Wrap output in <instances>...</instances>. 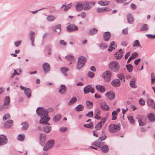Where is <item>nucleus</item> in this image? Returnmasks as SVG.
Wrapping results in <instances>:
<instances>
[{
    "label": "nucleus",
    "mask_w": 155,
    "mask_h": 155,
    "mask_svg": "<svg viewBox=\"0 0 155 155\" xmlns=\"http://www.w3.org/2000/svg\"><path fill=\"white\" fill-rule=\"evenodd\" d=\"M8 142L7 138L3 135H0V146L4 145Z\"/></svg>",
    "instance_id": "f8f14e48"
},
{
    "label": "nucleus",
    "mask_w": 155,
    "mask_h": 155,
    "mask_svg": "<svg viewBox=\"0 0 155 155\" xmlns=\"http://www.w3.org/2000/svg\"><path fill=\"white\" fill-rule=\"evenodd\" d=\"M102 152L104 153H106L109 150V147L107 145H103L100 148Z\"/></svg>",
    "instance_id": "cd10ccee"
},
{
    "label": "nucleus",
    "mask_w": 155,
    "mask_h": 155,
    "mask_svg": "<svg viewBox=\"0 0 155 155\" xmlns=\"http://www.w3.org/2000/svg\"><path fill=\"white\" fill-rule=\"evenodd\" d=\"M95 88L98 91H100L102 93H104L105 90L104 87L103 86L100 85H96Z\"/></svg>",
    "instance_id": "b1692460"
},
{
    "label": "nucleus",
    "mask_w": 155,
    "mask_h": 155,
    "mask_svg": "<svg viewBox=\"0 0 155 155\" xmlns=\"http://www.w3.org/2000/svg\"><path fill=\"white\" fill-rule=\"evenodd\" d=\"M106 119L105 117L103 118L100 122L98 123L95 126V128L96 130H99L102 127V126L105 122Z\"/></svg>",
    "instance_id": "9b49d317"
},
{
    "label": "nucleus",
    "mask_w": 155,
    "mask_h": 155,
    "mask_svg": "<svg viewBox=\"0 0 155 155\" xmlns=\"http://www.w3.org/2000/svg\"><path fill=\"white\" fill-rule=\"evenodd\" d=\"M20 88L21 90L24 91L25 94L27 98H28L30 97L31 95V90L30 88H26L21 85L20 86Z\"/></svg>",
    "instance_id": "6e6552de"
},
{
    "label": "nucleus",
    "mask_w": 155,
    "mask_h": 155,
    "mask_svg": "<svg viewBox=\"0 0 155 155\" xmlns=\"http://www.w3.org/2000/svg\"><path fill=\"white\" fill-rule=\"evenodd\" d=\"M91 85H88L84 88L83 90L84 94H87L90 92V89H91Z\"/></svg>",
    "instance_id": "c756f323"
},
{
    "label": "nucleus",
    "mask_w": 155,
    "mask_h": 155,
    "mask_svg": "<svg viewBox=\"0 0 155 155\" xmlns=\"http://www.w3.org/2000/svg\"><path fill=\"white\" fill-rule=\"evenodd\" d=\"M136 79L135 78H133L130 81V86L134 88H136L137 87L135 84Z\"/></svg>",
    "instance_id": "c9c22d12"
},
{
    "label": "nucleus",
    "mask_w": 155,
    "mask_h": 155,
    "mask_svg": "<svg viewBox=\"0 0 155 155\" xmlns=\"http://www.w3.org/2000/svg\"><path fill=\"white\" fill-rule=\"evenodd\" d=\"M120 127L118 125L114 124H111L109 127V131L110 133H115L120 130Z\"/></svg>",
    "instance_id": "20e7f679"
},
{
    "label": "nucleus",
    "mask_w": 155,
    "mask_h": 155,
    "mask_svg": "<svg viewBox=\"0 0 155 155\" xmlns=\"http://www.w3.org/2000/svg\"><path fill=\"white\" fill-rule=\"evenodd\" d=\"M111 10V9H109L106 7H103L101 8H97V11L98 12H104L105 11H109Z\"/></svg>",
    "instance_id": "2f4dec72"
},
{
    "label": "nucleus",
    "mask_w": 155,
    "mask_h": 155,
    "mask_svg": "<svg viewBox=\"0 0 155 155\" xmlns=\"http://www.w3.org/2000/svg\"><path fill=\"white\" fill-rule=\"evenodd\" d=\"M80 15L81 18L83 19H84L87 17L86 14L85 12H83L81 13Z\"/></svg>",
    "instance_id": "6e6d98bb"
},
{
    "label": "nucleus",
    "mask_w": 155,
    "mask_h": 155,
    "mask_svg": "<svg viewBox=\"0 0 155 155\" xmlns=\"http://www.w3.org/2000/svg\"><path fill=\"white\" fill-rule=\"evenodd\" d=\"M146 35L149 38H155V35L146 34Z\"/></svg>",
    "instance_id": "774afa93"
},
{
    "label": "nucleus",
    "mask_w": 155,
    "mask_h": 155,
    "mask_svg": "<svg viewBox=\"0 0 155 155\" xmlns=\"http://www.w3.org/2000/svg\"><path fill=\"white\" fill-rule=\"evenodd\" d=\"M111 37V34L109 31L105 32L104 34V40L107 41H108Z\"/></svg>",
    "instance_id": "bb28decb"
},
{
    "label": "nucleus",
    "mask_w": 155,
    "mask_h": 155,
    "mask_svg": "<svg viewBox=\"0 0 155 155\" xmlns=\"http://www.w3.org/2000/svg\"><path fill=\"white\" fill-rule=\"evenodd\" d=\"M115 45V42L114 41H112L110 43V45L109 47L108 51L110 52L112 50L114 49V47H113V46H114Z\"/></svg>",
    "instance_id": "de8ad7c7"
},
{
    "label": "nucleus",
    "mask_w": 155,
    "mask_h": 155,
    "mask_svg": "<svg viewBox=\"0 0 155 155\" xmlns=\"http://www.w3.org/2000/svg\"><path fill=\"white\" fill-rule=\"evenodd\" d=\"M55 18H56L52 15H48L46 18L47 20L49 21H53Z\"/></svg>",
    "instance_id": "37998d69"
},
{
    "label": "nucleus",
    "mask_w": 155,
    "mask_h": 155,
    "mask_svg": "<svg viewBox=\"0 0 155 155\" xmlns=\"http://www.w3.org/2000/svg\"><path fill=\"white\" fill-rule=\"evenodd\" d=\"M128 119L130 122L131 124H133L134 122V119L132 116H129L128 117Z\"/></svg>",
    "instance_id": "bf43d9fd"
},
{
    "label": "nucleus",
    "mask_w": 155,
    "mask_h": 155,
    "mask_svg": "<svg viewBox=\"0 0 155 155\" xmlns=\"http://www.w3.org/2000/svg\"><path fill=\"white\" fill-rule=\"evenodd\" d=\"M83 5V3H81L79 2L77 3L75 6L76 11L78 12H80L82 10H84Z\"/></svg>",
    "instance_id": "aec40b11"
},
{
    "label": "nucleus",
    "mask_w": 155,
    "mask_h": 155,
    "mask_svg": "<svg viewBox=\"0 0 155 155\" xmlns=\"http://www.w3.org/2000/svg\"><path fill=\"white\" fill-rule=\"evenodd\" d=\"M10 98L8 96L6 97L4 99V106L3 107V108H6L8 107V105L10 104Z\"/></svg>",
    "instance_id": "6ab92c4d"
},
{
    "label": "nucleus",
    "mask_w": 155,
    "mask_h": 155,
    "mask_svg": "<svg viewBox=\"0 0 155 155\" xmlns=\"http://www.w3.org/2000/svg\"><path fill=\"white\" fill-rule=\"evenodd\" d=\"M54 145V141L53 140H50L46 143L43 148L44 151H47L52 148Z\"/></svg>",
    "instance_id": "9d476101"
},
{
    "label": "nucleus",
    "mask_w": 155,
    "mask_h": 155,
    "mask_svg": "<svg viewBox=\"0 0 155 155\" xmlns=\"http://www.w3.org/2000/svg\"><path fill=\"white\" fill-rule=\"evenodd\" d=\"M100 48L102 49H104L107 47V45L105 43L103 42L99 45Z\"/></svg>",
    "instance_id": "a18cd8bd"
},
{
    "label": "nucleus",
    "mask_w": 155,
    "mask_h": 155,
    "mask_svg": "<svg viewBox=\"0 0 155 155\" xmlns=\"http://www.w3.org/2000/svg\"><path fill=\"white\" fill-rule=\"evenodd\" d=\"M13 121L11 120L7 121L4 124V126L5 128H8L11 127L12 125Z\"/></svg>",
    "instance_id": "7c9ffc66"
},
{
    "label": "nucleus",
    "mask_w": 155,
    "mask_h": 155,
    "mask_svg": "<svg viewBox=\"0 0 155 155\" xmlns=\"http://www.w3.org/2000/svg\"><path fill=\"white\" fill-rule=\"evenodd\" d=\"M42 68L44 71L46 73L49 72L50 71V66L49 64L47 63H44L43 64Z\"/></svg>",
    "instance_id": "4468645a"
},
{
    "label": "nucleus",
    "mask_w": 155,
    "mask_h": 155,
    "mask_svg": "<svg viewBox=\"0 0 155 155\" xmlns=\"http://www.w3.org/2000/svg\"><path fill=\"white\" fill-rule=\"evenodd\" d=\"M121 84L120 81L118 79H115L113 80L111 82V84L115 87H119Z\"/></svg>",
    "instance_id": "dca6fc26"
},
{
    "label": "nucleus",
    "mask_w": 155,
    "mask_h": 155,
    "mask_svg": "<svg viewBox=\"0 0 155 155\" xmlns=\"http://www.w3.org/2000/svg\"><path fill=\"white\" fill-rule=\"evenodd\" d=\"M115 94L112 91H109L105 94V96L109 100H113L115 97Z\"/></svg>",
    "instance_id": "2eb2a0df"
},
{
    "label": "nucleus",
    "mask_w": 155,
    "mask_h": 155,
    "mask_svg": "<svg viewBox=\"0 0 155 155\" xmlns=\"http://www.w3.org/2000/svg\"><path fill=\"white\" fill-rule=\"evenodd\" d=\"M87 76L88 77L92 78L94 76V73L91 71H89L87 73Z\"/></svg>",
    "instance_id": "13d9d810"
},
{
    "label": "nucleus",
    "mask_w": 155,
    "mask_h": 155,
    "mask_svg": "<svg viewBox=\"0 0 155 155\" xmlns=\"http://www.w3.org/2000/svg\"><path fill=\"white\" fill-rule=\"evenodd\" d=\"M66 91V88L65 86L63 84H61L60 89L59 90V92L61 94H64Z\"/></svg>",
    "instance_id": "4be33fe9"
},
{
    "label": "nucleus",
    "mask_w": 155,
    "mask_h": 155,
    "mask_svg": "<svg viewBox=\"0 0 155 155\" xmlns=\"http://www.w3.org/2000/svg\"><path fill=\"white\" fill-rule=\"evenodd\" d=\"M95 3L94 2H91L86 1L83 3V7L84 10L85 11L88 10L91 8L92 7L94 6Z\"/></svg>",
    "instance_id": "39448f33"
},
{
    "label": "nucleus",
    "mask_w": 155,
    "mask_h": 155,
    "mask_svg": "<svg viewBox=\"0 0 155 155\" xmlns=\"http://www.w3.org/2000/svg\"><path fill=\"white\" fill-rule=\"evenodd\" d=\"M112 75L110 72L109 71L107 70L106 71L104 72L102 74V78H103L104 80L107 81L108 82L110 81Z\"/></svg>",
    "instance_id": "423d86ee"
},
{
    "label": "nucleus",
    "mask_w": 155,
    "mask_h": 155,
    "mask_svg": "<svg viewBox=\"0 0 155 155\" xmlns=\"http://www.w3.org/2000/svg\"><path fill=\"white\" fill-rule=\"evenodd\" d=\"M75 109L78 112L82 111L84 109V107L81 104H79L75 107Z\"/></svg>",
    "instance_id": "e433bc0d"
},
{
    "label": "nucleus",
    "mask_w": 155,
    "mask_h": 155,
    "mask_svg": "<svg viewBox=\"0 0 155 155\" xmlns=\"http://www.w3.org/2000/svg\"><path fill=\"white\" fill-rule=\"evenodd\" d=\"M109 3V1H101L98 2V4L101 6L107 5Z\"/></svg>",
    "instance_id": "79ce46f5"
},
{
    "label": "nucleus",
    "mask_w": 155,
    "mask_h": 155,
    "mask_svg": "<svg viewBox=\"0 0 155 155\" xmlns=\"http://www.w3.org/2000/svg\"><path fill=\"white\" fill-rule=\"evenodd\" d=\"M60 44L64 46L66 45V43L63 40H61L59 41Z\"/></svg>",
    "instance_id": "69168bd1"
},
{
    "label": "nucleus",
    "mask_w": 155,
    "mask_h": 155,
    "mask_svg": "<svg viewBox=\"0 0 155 155\" xmlns=\"http://www.w3.org/2000/svg\"><path fill=\"white\" fill-rule=\"evenodd\" d=\"M43 130L45 132L48 133L51 130V127L50 126H45L43 128Z\"/></svg>",
    "instance_id": "58836bf2"
},
{
    "label": "nucleus",
    "mask_w": 155,
    "mask_h": 155,
    "mask_svg": "<svg viewBox=\"0 0 155 155\" xmlns=\"http://www.w3.org/2000/svg\"><path fill=\"white\" fill-rule=\"evenodd\" d=\"M86 61V58L83 56H80L78 58V62L76 65V68L78 70H80L84 66Z\"/></svg>",
    "instance_id": "7ed1b4c3"
},
{
    "label": "nucleus",
    "mask_w": 155,
    "mask_h": 155,
    "mask_svg": "<svg viewBox=\"0 0 155 155\" xmlns=\"http://www.w3.org/2000/svg\"><path fill=\"white\" fill-rule=\"evenodd\" d=\"M67 128L66 127H62L60 128V131L62 132H64L66 131Z\"/></svg>",
    "instance_id": "338daca9"
},
{
    "label": "nucleus",
    "mask_w": 155,
    "mask_h": 155,
    "mask_svg": "<svg viewBox=\"0 0 155 155\" xmlns=\"http://www.w3.org/2000/svg\"><path fill=\"white\" fill-rule=\"evenodd\" d=\"M147 117L150 121H155V115L152 113H150L147 115Z\"/></svg>",
    "instance_id": "473e14b6"
},
{
    "label": "nucleus",
    "mask_w": 155,
    "mask_h": 155,
    "mask_svg": "<svg viewBox=\"0 0 155 155\" xmlns=\"http://www.w3.org/2000/svg\"><path fill=\"white\" fill-rule=\"evenodd\" d=\"M10 117V115L8 114H6L3 117V119L4 120H6Z\"/></svg>",
    "instance_id": "0e129e2a"
},
{
    "label": "nucleus",
    "mask_w": 155,
    "mask_h": 155,
    "mask_svg": "<svg viewBox=\"0 0 155 155\" xmlns=\"http://www.w3.org/2000/svg\"><path fill=\"white\" fill-rule=\"evenodd\" d=\"M61 118V116L60 114H57L54 116L53 120L55 122H57L59 121Z\"/></svg>",
    "instance_id": "c03bdc74"
},
{
    "label": "nucleus",
    "mask_w": 155,
    "mask_h": 155,
    "mask_svg": "<svg viewBox=\"0 0 155 155\" xmlns=\"http://www.w3.org/2000/svg\"><path fill=\"white\" fill-rule=\"evenodd\" d=\"M123 54V52L121 49H120L119 51L115 54L116 58L118 59H120L122 58Z\"/></svg>",
    "instance_id": "5701e85b"
},
{
    "label": "nucleus",
    "mask_w": 155,
    "mask_h": 155,
    "mask_svg": "<svg viewBox=\"0 0 155 155\" xmlns=\"http://www.w3.org/2000/svg\"><path fill=\"white\" fill-rule=\"evenodd\" d=\"M68 71V69L65 68H61V71L62 73L64 74L66 76H67V74L66 72Z\"/></svg>",
    "instance_id": "5fc2aeb1"
},
{
    "label": "nucleus",
    "mask_w": 155,
    "mask_h": 155,
    "mask_svg": "<svg viewBox=\"0 0 155 155\" xmlns=\"http://www.w3.org/2000/svg\"><path fill=\"white\" fill-rule=\"evenodd\" d=\"M108 68L111 71L117 73L119 71L120 66L117 61H113L110 62L109 63Z\"/></svg>",
    "instance_id": "f03ea898"
},
{
    "label": "nucleus",
    "mask_w": 155,
    "mask_h": 155,
    "mask_svg": "<svg viewBox=\"0 0 155 155\" xmlns=\"http://www.w3.org/2000/svg\"><path fill=\"white\" fill-rule=\"evenodd\" d=\"M104 143V142L103 143L102 142H101L99 140H97L94 142L92 143H91V145H94L100 148L102 146H103V145Z\"/></svg>",
    "instance_id": "393cba45"
},
{
    "label": "nucleus",
    "mask_w": 155,
    "mask_h": 155,
    "mask_svg": "<svg viewBox=\"0 0 155 155\" xmlns=\"http://www.w3.org/2000/svg\"><path fill=\"white\" fill-rule=\"evenodd\" d=\"M149 29V27L148 25L146 24H144L143 25L141 28L140 30L143 31H147Z\"/></svg>",
    "instance_id": "a19ab883"
},
{
    "label": "nucleus",
    "mask_w": 155,
    "mask_h": 155,
    "mask_svg": "<svg viewBox=\"0 0 155 155\" xmlns=\"http://www.w3.org/2000/svg\"><path fill=\"white\" fill-rule=\"evenodd\" d=\"M126 67L129 72L132 71L133 69V67L131 64H129L126 65Z\"/></svg>",
    "instance_id": "49530a36"
},
{
    "label": "nucleus",
    "mask_w": 155,
    "mask_h": 155,
    "mask_svg": "<svg viewBox=\"0 0 155 155\" xmlns=\"http://www.w3.org/2000/svg\"><path fill=\"white\" fill-rule=\"evenodd\" d=\"M30 37L32 45L33 46H35L34 42L35 41V32L33 31H31L30 32Z\"/></svg>",
    "instance_id": "c85d7f7f"
},
{
    "label": "nucleus",
    "mask_w": 155,
    "mask_h": 155,
    "mask_svg": "<svg viewBox=\"0 0 155 155\" xmlns=\"http://www.w3.org/2000/svg\"><path fill=\"white\" fill-rule=\"evenodd\" d=\"M22 130H25L27 129L28 127V125L26 122H24L22 124Z\"/></svg>",
    "instance_id": "8fccbe9b"
},
{
    "label": "nucleus",
    "mask_w": 155,
    "mask_h": 155,
    "mask_svg": "<svg viewBox=\"0 0 155 155\" xmlns=\"http://www.w3.org/2000/svg\"><path fill=\"white\" fill-rule=\"evenodd\" d=\"M139 104L142 106H143L145 105V101H144L142 99H140L139 101Z\"/></svg>",
    "instance_id": "680f3d73"
},
{
    "label": "nucleus",
    "mask_w": 155,
    "mask_h": 155,
    "mask_svg": "<svg viewBox=\"0 0 155 155\" xmlns=\"http://www.w3.org/2000/svg\"><path fill=\"white\" fill-rule=\"evenodd\" d=\"M77 100V99L76 97H73L68 103V105L70 106L74 104L76 102Z\"/></svg>",
    "instance_id": "f704fd0d"
},
{
    "label": "nucleus",
    "mask_w": 155,
    "mask_h": 155,
    "mask_svg": "<svg viewBox=\"0 0 155 155\" xmlns=\"http://www.w3.org/2000/svg\"><path fill=\"white\" fill-rule=\"evenodd\" d=\"M138 55V53L137 52L133 53L131 55V56L134 59L137 57Z\"/></svg>",
    "instance_id": "4d7b16f0"
},
{
    "label": "nucleus",
    "mask_w": 155,
    "mask_h": 155,
    "mask_svg": "<svg viewBox=\"0 0 155 155\" xmlns=\"http://www.w3.org/2000/svg\"><path fill=\"white\" fill-rule=\"evenodd\" d=\"M97 29L94 28H93L89 30L88 33L90 35H92L97 34Z\"/></svg>",
    "instance_id": "72a5a7b5"
},
{
    "label": "nucleus",
    "mask_w": 155,
    "mask_h": 155,
    "mask_svg": "<svg viewBox=\"0 0 155 155\" xmlns=\"http://www.w3.org/2000/svg\"><path fill=\"white\" fill-rule=\"evenodd\" d=\"M46 135L44 133H41L40 135L39 139L41 145L43 146L45 142Z\"/></svg>",
    "instance_id": "ddd939ff"
},
{
    "label": "nucleus",
    "mask_w": 155,
    "mask_h": 155,
    "mask_svg": "<svg viewBox=\"0 0 155 155\" xmlns=\"http://www.w3.org/2000/svg\"><path fill=\"white\" fill-rule=\"evenodd\" d=\"M36 112L37 114L41 117L39 123L43 125L47 124L49 125L50 124L48 122L50 120V118L48 117V112L46 109L42 107H38Z\"/></svg>",
    "instance_id": "f257e3e1"
},
{
    "label": "nucleus",
    "mask_w": 155,
    "mask_h": 155,
    "mask_svg": "<svg viewBox=\"0 0 155 155\" xmlns=\"http://www.w3.org/2000/svg\"><path fill=\"white\" fill-rule=\"evenodd\" d=\"M101 112V111L100 110L97 109H96L95 110L94 114L100 115V114Z\"/></svg>",
    "instance_id": "e2e57ef3"
},
{
    "label": "nucleus",
    "mask_w": 155,
    "mask_h": 155,
    "mask_svg": "<svg viewBox=\"0 0 155 155\" xmlns=\"http://www.w3.org/2000/svg\"><path fill=\"white\" fill-rule=\"evenodd\" d=\"M93 112L92 111L89 112L87 114H86V116L89 117H92L93 116Z\"/></svg>",
    "instance_id": "052dcab7"
},
{
    "label": "nucleus",
    "mask_w": 155,
    "mask_h": 155,
    "mask_svg": "<svg viewBox=\"0 0 155 155\" xmlns=\"http://www.w3.org/2000/svg\"><path fill=\"white\" fill-rule=\"evenodd\" d=\"M61 26L60 24L55 26L53 28V31L55 32V34L57 35H58L61 31Z\"/></svg>",
    "instance_id": "a211bd4d"
},
{
    "label": "nucleus",
    "mask_w": 155,
    "mask_h": 155,
    "mask_svg": "<svg viewBox=\"0 0 155 155\" xmlns=\"http://www.w3.org/2000/svg\"><path fill=\"white\" fill-rule=\"evenodd\" d=\"M100 107L103 110L105 111H108L110 109L109 106L105 102H102L101 103Z\"/></svg>",
    "instance_id": "f3484780"
},
{
    "label": "nucleus",
    "mask_w": 155,
    "mask_h": 155,
    "mask_svg": "<svg viewBox=\"0 0 155 155\" xmlns=\"http://www.w3.org/2000/svg\"><path fill=\"white\" fill-rule=\"evenodd\" d=\"M147 103L150 107L153 108H155V103L151 99L149 98L147 100Z\"/></svg>",
    "instance_id": "a878e982"
},
{
    "label": "nucleus",
    "mask_w": 155,
    "mask_h": 155,
    "mask_svg": "<svg viewBox=\"0 0 155 155\" xmlns=\"http://www.w3.org/2000/svg\"><path fill=\"white\" fill-rule=\"evenodd\" d=\"M127 19L129 23L132 24L133 23L134 19L132 15L130 13L127 15Z\"/></svg>",
    "instance_id": "412c9836"
},
{
    "label": "nucleus",
    "mask_w": 155,
    "mask_h": 155,
    "mask_svg": "<svg viewBox=\"0 0 155 155\" xmlns=\"http://www.w3.org/2000/svg\"><path fill=\"white\" fill-rule=\"evenodd\" d=\"M66 28L68 32L76 31L78 30V27L74 24H70L68 25Z\"/></svg>",
    "instance_id": "1a4fd4ad"
},
{
    "label": "nucleus",
    "mask_w": 155,
    "mask_h": 155,
    "mask_svg": "<svg viewBox=\"0 0 155 155\" xmlns=\"http://www.w3.org/2000/svg\"><path fill=\"white\" fill-rule=\"evenodd\" d=\"M102 132L103 134L102 137L99 138V139L100 141L105 140L106 139V135L105 134L104 130H102Z\"/></svg>",
    "instance_id": "09e8293b"
},
{
    "label": "nucleus",
    "mask_w": 155,
    "mask_h": 155,
    "mask_svg": "<svg viewBox=\"0 0 155 155\" xmlns=\"http://www.w3.org/2000/svg\"><path fill=\"white\" fill-rule=\"evenodd\" d=\"M137 119L139 125L140 126H143L146 124V117L145 116H141L137 117Z\"/></svg>",
    "instance_id": "0eeeda50"
},
{
    "label": "nucleus",
    "mask_w": 155,
    "mask_h": 155,
    "mask_svg": "<svg viewBox=\"0 0 155 155\" xmlns=\"http://www.w3.org/2000/svg\"><path fill=\"white\" fill-rule=\"evenodd\" d=\"M86 104L87 106L89 108H91L93 106V103L88 101H87L86 102Z\"/></svg>",
    "instance_id": "603ef678"
},
{
    "label": "nucleus",
    "mask_w": 155,
    "mask_h": 155,
    "mask_svg": "<svg viewBox=\"0 0 155 155\" xmlns=\"http://www.w3.org/2000/svg\"><path fill=\"white\" fill-rule=\"evenodd\" d=\"M65 58L69 61H71L74 62L75 61L74 57L71 54H68L65 57Z\"/></svg>",
    "instance_id": "ea45409f"
},
{
    "label": "nucleus",
    "mask_w": 155,
    "mask_h": 155,
    "mask_svg": "<svg viewBox=\"0 0 155 155\" xmlns=\"http://www.w3.org/2000/svg\"><path fill=\"white\" fill-rule=\"evenodd\" d=\"M133 46V47H137L142 48L138 40H135L134 41Z\"/></svg>",
    "instance_id": "4c0bfd02"
},
{
    "label": "nucleus",
    "mask_w": 155,
    "mask_h": 155,
    "mask_svg": "<svg viewBox=\"0 0 155 155\" xmlns=\"http://www.w3.org/2000/svg\"><path fill=\"white\" fill-rule=\"evenodd\" d=\"M25 138L24 134H19L18 137V139L19 141H22Z\"/></svg>",
    "instance_id": "864d4df0"
},
{
    "label": "nucleus",
    "mask_w": 155,
    "mask_h": 155,
    "mask_svg": "<svg viewBox=\"0 0 155 155\" xmlns=\"http://www.w3.org/2000/svg\"><path fill=\"white\" fill-rule=\"evenodd\" d=\"M84 127L88 128H93V126L92 123H89L88 124H85L83 125Z\"/></svg>",
    "instance_id": "3c124183"
}]
</instances>
